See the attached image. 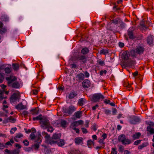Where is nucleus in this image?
<instances>
[{
  "label": "nucleus",
  "instance_id": "7c9ffc66",
  "mask_svg": "<svg viewBox=\"0 0 154 154\" xmlns=\"http://www.w3.org/2000/svg\"><path fill=\"white\" fill-rule=\"evenodd\" d=\"M42 115L41 114H40L38 116L36 117H34L33 118V121H35L36 120H40L41 121L42 119Z\"/></svg>",
  "mask_w": 154,
  "mask_h": 154
},
{
  "label": "nucleus",
  "instance_id": "a18cd8bd",
  "mask_svg": "<svg viewBox=\"0 0 154 154\" xmlns=\"http://www.w3.org/2000/svg\"><path fill=\"white\" fill-rule=\"evenodd\" d=\"M3 109L4 110L6 113H8V111L7 110L5 109L8 108V105H6L5 104H3Z\"/></svg>",
  "mask_w": 154,
  "mask_h": 154
},
{
  "label": "nucleus",
  "instance_id": "f257e3e1",
  "mask_svg": "<svg viewBox=\"0 0 154 154\" xmlns=\"http://www.w3.org/2000/svg\"><path fill=\"white\" fill-rule=\"evenodd\" d=\"M43 136H45V142L51 145H53L56 144L57 141L58 139L60 138L61 137L60 134H54L51 137L45 131L42 133Z\"/></svg>",
  "mask_w": 154,
  "mask_h": 154
},
{
  "label": "nucleus",
  "instance_id": "8fccbe9b",
  "mask_svg": "<svg viewBox=\"0 0 154 154\" xmlns=\"http://www.w3.org/2000/svg\"><path fill=\"white\" fill-rule=\"evenodd\" d=\"M98 63L99 65L101 66H103L105 64V63L104 61L102 60H100L98 61Z\"/></svg>",
  "mask_w": 154,
  "mask_h": 154
},
{
  "label": "nucleus",
  "instance_id": "052dcab7",
  "mask_svg": "<svg viewBox=\"0 0 154 154\" xmlns=\"http://www.w3.org/2000/svg\"><path fill=\"white\" fill-rule=\"evenodd\" d=\"M89 123V121L88 120H87L85 121V125L86 128H88L89 127L88 124Z\"/></svg>",
  "mask_w": 154,
  "mask_h": 154
},
{
  "label": "nucleus",
  "instance_id": "c9c22d12",
  "mask_svg": "<svg viewBox=\"0 0 154 154\" xmlns=\"http://www.w3.org/2000/svg\"><path fill=\"white\" fill-rule=\"evenodd\" d=\"M4 71L6 73H10L11 71V68L10 67H6L5 68Z\"/></svg>",
  "mask_w": 154,
  "mask_h": 154
},
{
  "label": "nucleus",
  "instance_id": "f704fd0d",
  "mask_svg": "<svg viewBox=\"0 0 154 154\" xmlns=\"http://www.w3.org/2000/svg\"><path fill=\"white\" fill-rule=\"evenodd\" d=\"M147 130L151 134H154V128H151L150 126H148Z\"/></svg>",
  "mask_w": 154,
  "mask_h": 154
},
{
  "label": "nucleus",
  "instance_id": "49530a36",
  "mask_svg": "<svg viewBox=\"0 0 154 154\" xmlns=\"http://www.w3.org/2000/svg\"><path fill=\"white\" fill-rule=\"evenodd\" d=\"M17 130V128L16 127L12 128L11 130L10 131V132L11 134H13L14 133L15 131Z\"/></svg>",
  "mask_w": 154,
  "mask_h": 154
},
{
  "label": "nucleus",
  "instance_id": "c03bdc74",
  "mask_svg": "<svg viewBox=\"0 0 154 154\" xmlns=\"http://www.w3.org/2000/svg\"><path fill=\"white\" fill-rule=\"evenodd\" d=\"M4 79V75L3 74L0 73V83H2Z\"/></svg>",
  "mask_w": 154,
  "mask_h": 154
},
{
  "label": "nucleus",
  "instance_id": "c756f323",
  "mask_svg": "<svg viewBox=\"0 0 154 154\" xmlns=\"http://www.w3.org/2000/svg\"><path fill=\"white\" fill-rule=\"evenodd\" d=\"M13 69L15 70H17L19 68V64L17 63H14L12 64Z\"/></svg>",
  "mask_w": 154,
  "mask_h": 154
},
{
  "label": "nucleus",
  "instance_id": "4be33fe9",
  "mask_svg": "<svg viewBox=\"0 0 154 154\" xmlns=\"http://www.w3.org/2000/svg\"><path fill=\"white\" fill-rule=\"evenodd\" d=\"M16 108L17 109L22 110L26 108V106L22 103L18 104L16 106Z\"/></svg>",
  "mask_w": 154,
  "mask_h": 154
},
{
  "label": "nucleus",
  "instance_id": "9b49d317",
  "mask_svg": "<svg viewBox=\"0 0 154 154\" xmlns=\"http://www.w3.org/2000/svg\"><path fill=\"white\" fill-rule=\"evenodd\" d=\"M82 86L84 88H87L91 86L90 81L88 79H85L82 83Z\"/></svg>",
  "mask_w": 154,
  "mask_h": 154
},
{
  "label": "nucleus",
  "instance_id": "6e6d98bb",
  "mask_svg": "<svg viewBox=\"0 0 154 154\" xmlns=\"http://www.w3.org/2000/svg\"><path fill=\"white\" fill-rule=\"evenodd\" d=\"M111 111L108 109H106L104 110L105 113L106 115H109L111 114Z\"/></svg>",
  "mask_w": 154,
  "mask_h": 154
},
{
  "label": "nucleus",
  "instance_id": "13d9d810",
  "mask_svg": "<svg viewBox=\"0 0 154 154\" xmlns=\"http://www.w3.org/2000/svg\"><path fill=\"white\" fill-rule=\"evenodd\" d=\"M22 114L23 115L24 117H26L27 116L28 112L26 111H24L22 113Z\"/></svg>",
  "mask_w": 154,
  "mask_h": 154
},
{
  "label": "nucleus",
  "instance_id": "09e8293b",
  "mask_svg": "<svg viewBox=\"0 0 154 154\" xmlns=\"http://www.w3.org/2000/svg\"><path fill=\"white\" fill-rule=\"evenodd\" d=\"M93 143V141L91 140H89L87 141V144L89 147H90V146L92 145Z\"/></svg>",
  "mask_w": 154,
  "mask_h": 154
},
{
  "label": "nucleus",
  "instance_id": "473e14b6",
  "mask_svg": "<svg viewBox=\"0 0 154 154\" xmlns=\"http://www.w3.org/2000/svg\"><path fill=\"white\" fill-rule=\"evenodd\" d=\"M140 135L141 134L140 132L136 133L133 136V139L134 140L138 139L139 138Z\"/></svg>",
  "mask_w": 154,
  "mask_h": 154
},
{
  "label": "nucleus",
  "instance_id": "7ed1b4c3",
  "mask_svg": "<svg viewBox=\"0 0 154 154\" xmlns=\"http://www.w3.org/2000/svg\"><path fill=\"white\" fill-rule=\"evenodd\" d=\"M71 59L72 61H79L82 64L85 63L87 61L86 56L82 54H79L76 56H72Z\"/></svg>",
  "mask_w": 154,
  "mask_h": 154
},
{
  "label": "nucleus",
  "instance_id": "39448f33",
  "mask_svg": "<svg viewBox=\"0 0 154 154\" xmlns=\"http://www.w3.org/2000/svg\"><path fill=\"white\" fill-rule=\"evenodd\" d=\"M35 142H37V143L34 144L32 147L35 150H37L39 148V145L42 142L41 135L40 134V132L39 134L38 135Z\"/></svg>",
  "mask_w": 154,
  "mask_h": 154
},
{
  "label": "nucleus",
  "instance_id": "4d7b16f0",
  "mask_svg": "<svg viewBox=\"0 0 154 154\" xmlns=\"http://www.w3.org/2000/svg\"><path fill=\"white\" fill-rule=\"evenodd\" d=\"M81 130L83 134H86L88 133V131L86 129L84 128H82Z\"/></svg>",
  "mask_w": 154,
  "mask_h": 154
},
{
  "label": "nucleus",
  "instance_id": "423d86ee",
  "mask_svg": "<svg viewBox=\"0 0 154 154\" xmlns=\"http://www.w3.org/2000/svg\"><path fill=\"white\" fill-rule=\"evenodd\" d=\"M20 94L14 93L10 97V102L11 103H14L17 101H18L20 99Z\"/></svg>",
  "mask_w": 154,
  "mask_h": 154
},
{
  "label": "nucleus",
  "instance_id": "393cba45",
  "mask_svg": "<svg viewBox=\"0 0 154 154\" xmlns=\"http://www.w3.org/2000/svg\"><path fill=\"white\" fill-rule=\"evenodd\" d=\"M131 143V140L125 136L124 139V142L122 143L124 145L129 144Z\"/></svg>",
  "mask_w": 154,
  "mask_h": 154
},
{
  "label": "nucleus",
  "instance_id": "dca6fc26",
  "mask_svg": "<svg viewBox=\"0 0 154 154\" xmlns=\"http://www.w3.org/2000/svg\"><path fill=\"white\" fill-rule=\"evenodd\" d=\"M65 143L64 140L63 139H60L59 140L57 141L56 144L59 146L62 147L64 146Z\"/></svg>",
  "mask_w": 154,
  "mask_h": 154
},
{
  "label": "nucleus",
  "instance_id": "69168bd1",
  "mask_svg": "<svg viewBox=\"0 0 154 154\" xmlns=\"http://www.w3.org/2000/svg\"><path fill=\"white\" fill-rule=\"evenodd\" d=\"M85 75L86 78H88L89 76V74L87 71H85Z\"/></svg>",
  "mask_w": 154,
  "mask_h": 154
},
{
  "label": "nucleus",
  "instance_id": "338daca9",
  "mask_svg": "<svg viewBox=\"0 0 154 154\" xmlns=\"http://www.w3.org/2000/svg\"><path fill=\"white\" fill-rule=\"evenodd\" d=\"M119 46L121 48H122L124 46V43L121 42H119Z\"/></svg>",
  "mask_w": 154,
  "mask_h": 154
},
{
  "label": "nucleus",
  "instance_id": "5701e85b",
  "mask_svg": "<svg viewBox=\"0 0 154 154\" xmlns=\"http://www.w3.org/2000/svg\"><path fill=\"white\" fill-rule=\"evenodd\" d=\"M76 77L78 79L79 81H81L84 80V75L83 73H80L78 74Z\"/></svg>",
  "mask_w": 154,
  "mask_h": 154
},
{
  "label": "nucleus",
  "instance_id": "2f4dec72",
  "mask_svg": "<svg viewBox=\"0 0 154 154\" xmlns=\"http://www.w3.org/2000/svg\"><path fill=\"white\" fill-rule=\"evenodd\" d=\"M30 112L31 114L32 115H37L38 113V111L36 108L31 109Z\"/></svg>",
  "mask_w": 154,
  "mask_h": 154
},
{
  "label": "nucleus",
  "instance_id": "58836bf2",
  "mask_svg": "<svg viewBox=\"0 0 154 154\" xmlns=\"http://www.w3.org/2000/svg\"><path fill=\"white\" fill-rule=\"evenodd\" d=\"M108 53L107 50L106 49H102L100 51V54H103L106 55Z\"/></svg>",
  "mask_w": 154,
  "mask_h": 154
},
{
  "label": "nucleus",
  "instance_id": "0eeeda50",
  "mask_svg": "<svg viewBox=\"0 0 154 154\" xmlns=\"http://www.w3.org/2000/svg\"><path fill=\"white\" fill-rule=\"evenodd\" d=\"M6 80L7 81L8 85L10 86L11 85L17 80V78L15 76L11 75L9 77H6Z\"/></svg>",
  "mask_w": 154,
  "mask_h": 154
},
{
  "label": "nucleus",
  "instance_id": "ea45409f",
  "mask_svg": "<svg viewBox=\"0 0 154 154\" xmlns=\"http://www.w3.org/2000/svg\"><path fill=\"white\" fill-rule=\"evenodd\" d=\"M66 122L65 120H62L60 122V125L62 127H65L66 126Z\"/></svg>",
  "mask_w": 154,
  "mask_h": 154
},
{
  "label": "nucleus",
  "instance_id": "cd10ccee",
  "mask_svg": "<svg viewBox=\"0 0 154 154\" xmlns=\"http://www.w3.org/2000/svg\"><path fill=\"white\" fill-rule=\"evenodd\" d=\"M82 112L78 111L75 113L74 115L76 118L79 119L82 116Z\"/></svg>",
  "mask_w": 154,
  "mask_h": 154
},
{
  "label": "nucleus",
  "instance_id": "0e129e2a",
  "mask_svg": "<svg viewBox=\"0 0 154 154\" xmlns=\"http://www.w3.org/2000/svg\"><path fill=\"white\" fill-rule=\"evenodd\" d=\"M3 91L0 90V97L1 98V99H3L4 98H5L3 96Z\"/></svg>",
  "mask_w": 154,
  "mask_h": 154
},
{
  "label": "nucleus",
  "instance_id": "20e7f679",
  "mask_svg": "<svg viewBox=\"0 0 154 154\" xmlns=\"http://www.w3.org/2000/svg\"><path fill=\"white\" fill-rule=\"evenodd\" d=\"M104 98V96L100 93H96L94 94L91 97V100L94 102H98L101 99Z\"/></svg>",
  "mask_w": 154,
  "mask_h": 154
},
{
  "label": "nucleus",
  "instance_id": "4468645a",
  "mask_svg": "<svg viewBox=\"0 0 154 154\" xmlns=\"http://www.w3.org/2000/svg\"><path fill=\"white\" fill-rule=\"evenodd\" d=\"M16 121V119L14 118L12 116H10L9 117L7 118L6 119L4 120V122L5 123H7L10 122L12 123H14Z\"/></svg>",
  "mask_w": 154,
  "mask_h": 154
},
{
  "label": "nucleus",
  "instance_id": "a211bd4d",
  "mask_svg": "<svg viewBox=\"0 0 154 154\" xmlns=\"http://www.w3.org/2000/svg\"><path fill=\"white\" fill-rule=\"evenodd\" d=\"M77 95V91H73L70 92L68 96L69 99H71L73 98Z\"/></svg>",
  "mask_w": 154,
  "mask_h": 154
},
{
  "label": "nucleus",
  "instance_id": "ddd939ff",
  "mask_svg": "<svg viewBox=\"0 0 154 154\" xmlns=\"http://www.w3.org/2000/svg\"><path fill=\"white\" fill-rule=\"evenodd\" d=\"M4 24L2 22L0 21V34H3L7 32L6 27H3Z\"/></svg>",
  "mask_w": 154,
  "mask_h": 154
},
{
  "label": "nucleus",
  "instance_id": "1a4fd4ad",
  "mask_svg": "<svg viewBox=\"0 0 154 154\" xmlns=\"http://www.w3.org/2000/svg\"><path fill=\"white\" fill-rule=\"evenodd\" d=\"M40 122L42 123L41 126L43 127L44 126H48L50 125L49 121L47 118L45 117H42Z\"/></svg>",
  "mask_w": 154,
  "mask_h": 154
},
{
  "label": "nucleus",
  "instance_id": "aec40b11",
  "mask_svg": "<svg viewBox=\"0 0 154 154\" xmlns=\"http://www.w3.org/2000/svg\"><path fill=\"white\" fill-rule=\"evenodd\" d=\"M83 138L81 137H77L75 138L74 142L75 144L79 145L82 142Z\"/></svg>",
  "mask_w": 154,
  "mask_h": 154
},
{
  "label": "nucleus",
  "instance_id": "bf43d9fd",
  "mask_svg": "<svg viewBox=\"0 0 154 154\" xmlns=\"http://www.w3.org/2000/svg\"><path fill=\"white\" fill-rule=\"evenodd\" d=\"M141 141V140H138L136 141H135L134 143V145H137L138 144H140V143Z\"/></svg>",
  "mask_w": 154,
  "mask_h": 154
},
{
  "label": "nucleus",
  "instance_id": "bb28decb",
  "mask_svg": "<svg viewBox=\"0 0 154 154\" xmlns=\"http://www.w3.org/2000/svg\"><path fill=\"white\" fill-rule=\"evenodd\" d=\"M23 134L21 133H18L16 134L15 137L14 138V140L16 142H18V140L17 138H20L23 137Z\"/></svg>",
  "mask_w": 154,
  "mask_h": 154
},
{
  "label": "nucleus",
  "instance_id": "3c124183",
  "mask_svg": "<svg viewBox=\"0 0 154 154\" xmlns=\"http://www.w3.org/2000/svg\"><path fill=\"white\" fill-rule=\"evenodd\" d=\"M107 73V71L106 70H101L100 72V74L101 75H103V74L105 75Z\"/></svg>",
  "mask_w": 154,
  "mask_h": 154
},
{
  "label": "nucleus",
  "instance_id": "5fc2aeb1",
  "mask_svg": "<svg viewBox=\"0 0 154 154\" xmlns=\"http://www.w3.org/2000/svg\"><path fill=\"white\" fill-rule=\"evenodd\" d=\"M36 137V136L34 133H31L30 134V137L32 140H34Z\"/></svg>",
  "mask_w": 154,
  "mask_h": 154
},
{
  "label": "nucleus",
  "instance_id": "9d476101",
  "mask_svg": "<svg viewBox=\"0 0 154 154\" xmlns=\"http://www.w3.org/2000/svg\"><path fill=\"white\" fill-rule=\"evenodd\" d=\"M134 30L132 28H130L128 30V35L130 39H133L136 38V36L134 34Z\"/></svg>",
  "mask_w": 154,
  "mask_h": 154
},
{
  "label": "nucleus",
  "instance_id": "680f3d73",
  "mask_svg": "<svg viewBox=\"0 0 154 154\" xmlns=\"http://www.w3.org/2000/svg\"><path fill=\"white\" fill-rule=\"evenodd\" d=\"M102 139L104 140L106 139L107 138V134L106 133H103L102 136Z\"/></svg>",
  "mask_w": 154,
  "mask_h": 154
},
{
  "label": "nucleus",
  "instance_id": "4c0bfd02",
  "mask_svg": "<svg viewBox=\"0 0 154 154\" xmlns=\"http://www.w3.org/2000/svg\"><path fill=\"white\" fill-rule=\"evenodd\" d=\"M70 153L72 154H81V152L79 150H75L74 151H72Z\"/></svg>",
  "mask_w": 154,
  "mask_h": 154
},
{
  "label": "nucleus",
  "instance_id": "a19ab883",
  "mask_svg": "<svg viewBox=\"0 0 154 154\" xmlns=\"http://www.w3.org/2000/svg\"><path fill=\"white\" fill-rule=\"evenodd\" d=\"M124 147L122 145H120L119 146V151L120 153H123L124 150Z\"/></svg>",
  "mask_w": 154,
  "mask_h": 154
},
{
  "label": "nucleus",
  "instance_id": "e2e57ef3",
  "mask_svg": "<svg viewBox=\"0 0 154 154\" xmlns=\"http://www.w3.org/2000/svg\"><path fill=\"white\" fill-rule=\"evenodd\" d=\"M54 130V129L53 128L51 127H49L47 129V131L48 132H50L52 133Z\"/></svg>",
  "mask_w": 154,
  "mask_h": 154
},
{
  "label": "nucleus",
  "instance_id": "864d4df0",
  "mask_svg": "<svg viewBox=\"0 0 154 154\" xmlns=\"http://www.w3.org/2000/svg\"><path fill=\"white\" fill-rule=\"evenodd\" d=\"M23 142L26 146H28L29 144V142L27 140H24Z\"/></svg>",
  "mask_w": 154,
  "mask_h": 154
},
{
  "label": "nucleus",
  "instance_id": "f03ea898",
  "mask_svg": "<svg viewBox=\"0 0 154 154\" xmlns=\"http://www.w3.org/2000/svg\"><path fill=\"white\" fill-rule=\"evenodd\" d=\"M144 50L145 48L143 46L139 45L137 46L135 49L131 51V54L132 56L136 57L138 54L140 55L143 54Z\"/></svg>",
  "mask_w": 154,
  "mask_h": 154
},
{
  "label": "nucleus",
  "instance_id": "412c9836",
  "mask_svg": "<svg viewBox=\"0 0 154 154\" xmlns=\"http://www.w3.org/2000/svg\"><path fill=\"white\" fill-rule=\"evenodd\" d=\"M86 102V100L85 98H81L78 100V104L80 106H82L83 105L84 103Z\"/></svg>",
  "mask_w": 154,
  "mask_h": 154
},
{
  "label": "nucleus",
  "instance_id": "de8ad7c7",
  "mask_svg": "<svg viewBox=\"0 0 154 154\" xmlns=\"http://www.w3.org/2000/svg\"><path fill=\"white\" fill-rule=\"evenodd\" d=\"M98 126L96 124H94L92 126V129L94 131H96L97 128Z\"/></svg>",
  "mask_w": 154,
  "mask_h": 154
},
{
  "label": "nucleus",
  "instance_id": "6ab92c4d",
  "mask_svg": "<svg viewBox=\"0 0 154 154\" xmlns=\"http://www.w3.org/2000/svg\"><path fill=\"white\" fill-rule=\"evenodd\" d=\"M20 85L19 83L18 82L15 81L10 86L14 88H18L20 87Z\"/></svg>",
  "mask_w": 154,
  "mask_h": 154
},
{
  "label": "nucleus",
  "instance_id": "79ce46f5",
  "mask_svg": "<svg viewBox=\"0 0 154 154\" xmlns=\"http://www.w3.org/2000/svg\"><path fill=\"white\" fill-rule=\"evenodd\" d=\"M117 151L116 150V147L112 148L111 154H117Z\"/></svg>",
  "mask_w": 154,
  "mask_h": 154
},
{
  "label": "nucleus",
  "instance_id": "2eb2a0df",
  "mask_svg": "<svg viewBox=\"0 0 154 154\" xmlns=\"http://www.w3.org/2000/svg\"><path fill=\"white\" fill-rule=\"evenodd\" d=\"M129 56L130 55L128 53L125 51L122 53V57L125 60H127L128 59Z\"/></svg>",
  "mask_w": 154,
  "mask_h": 154
},
{
  "label": "nucleus",
  "instance_id": "72a5a7b5",
  "mask_svg": "<svg viewBox=\"0 0 154 154\" xmlns=\"http://www.w3.org/2000/svg\"><path fill=\"white\" fill-rule=\"evenodd\" d=\"M148 143L147 142L143 143H142L141 145L139 146H138V148L140 149H142L143 148L146 146L148 145Z\"/></svg>",
  "mask_w": 154,
  "mask_h": 154
},
{
  "label": "nucleus",
  "instance_id": "b1692460",
  "mask_svg": "<svg viewBox=\"0 0 154 154\" xmlns=\"http://www.w3.org/2000/svg\"><path fill=\"white\" fill-rule=\"evenodd\" d=\"M89 52V49L86 47L83 48L81 50V53L84 55L88 54Z\"/></svg>",
  "mask_w": 154,
  "mask_h": 154
},
{
  "label": "nucleus",
  "instance_id": "37998d69",
  "mask_svg": "<svg viewBox=\"0 0 154 154\" xmlns=\"http://www.w3.org/2000/svg\"><path fill=\"white\" fill-rule=\"evenodd\" d=\"M120 20L119 18H116L112 20V23L115 24H117L119 22H120Z\"/></svg>",
  "mask_w": 154,
  "mask_h": 154
},
{
  "label": "nucleus",
  "instance_id": "c85d7f7f",
  "mask_svg": "<svg viewBox=\"0 0 154 154\" xmlns=\"http://www.w3.org/2000/svg\"><path fill=\"white\" fill-rule=\"evenodd\" d=\"M153 41V37L152 35H150L147 38V42L150 45L152 43Z\"/></svg>",
  "mask_w": 154,
  "mask_h": 154
},
{
  "label": "nucleus",
  "instance_id": "603ef678",
  "mask_svg": "<svg viewBox=\"0 0 154 154\" xmlns=\"http://www.w3.org/2000/svg\"><path fill=\"white\" fill-rule=\"evenodd\" d=\"M135 64V61L134 60H131L129 61L128 63L129 65L131 66Z\"/></svg>",
  "mask_w": 154,
  "mask_h": 154
},
{
  "label": "nucleus",
  "instance_id": "f8f14e48",
  "mask_svg": "<svg viewBox=\"0 0 154 154\" xmlns=\"http://www.w3.org/2000/svg\"><path fill=\"white\" fill-rule=\"evenodd\" d=\"M140 119L137 116H134L129 120V122L131 124L135 125L137 123L140 122Z\"/></svg>",
  "mask_w": 154,
  "mask_h": 154
},
{
  "label": "nucleus",
  "instance_id": "6e6552de",
  "mask_svg": "<svg viewBox=\"0 0 154 154\" xmlns=\"http://www.w3.org/2000/svg\"><path fill=\"white\" fill-rule=\"evenodd\" d=\"M76 110V108L73 105H71L64 110V112L69 115L71 114Z\"/></svg>",
  "mask_w": 154,
  "mask_h": 154
},
{
  "label": "nucleus",
  "instance_id": "774afa93",
  "mask_svg": "<svg viewBox=\"0 0 154 154\" xmlns=\"http://www.w3.org/2000/svg\"><path fill=\"white\" fill-rule=\"evenodd\" d=\"M110 100H107V99H105L104 101V103L106 104H109L110 103Z\"/></svg>",
  "mask_w": 154,
  "mask_h": 154
},
{
  "label": "nucleus",
  "instance_id": "a878e982",
  "mask_svg": "<svg viewBox=\"0 0 154 154\" xmlns=\"http://www.w3.org/2000/svg\"><path fill=\"white\" fill-rule=\"evenodd\" d=\"M125 136V135L124 134H122L119 136L118 139L119 141L122 143V142H124V139Z\"/></svg>",
  "mask_w": 154,
  "mask_h": 154
},
{
  "label": "nucleus",
  "instance_id": "f3484780",
  "mask_svg": "<svg viewBox=\"0 0 154 154\" xmlns=\"http://www.w3.org/2000/svg\"><path fill=\"white\" fill-rule=\"evenodd\" d=\"M14 143V140L13 139H11L10 140L7 142L5 144V148H8V146H12V144Z\"/></svg>",
  "mask_w": 154,
  "mask_h": 154
},
{
  "label": "nucleus",
  "instance_id": "e433bc0d",
  "mask_svg": "<svg viewBox=\"0 0 154 154\" xmlns=\"http://www.w3.org/2000/svg\"><path fill=\"white\" fill-rule=\"evenodd\" d=\"M78 125V122L77 121L74 122L72 123H71L70 126V128L73 129L75 126H77Z\"/></svg>",
  "mask_w": 154,
  "mask_h": 154
}]
</instances>
